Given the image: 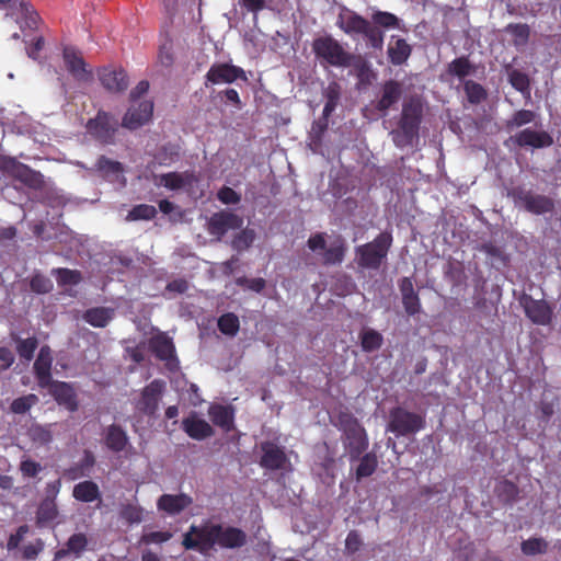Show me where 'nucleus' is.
I'll list each match as a JSON object with an SVG mask.
<instances>
[{
    "label": "nucleus",
    "mask_w": 561,
    "mask_h": 561,
    "mask_svg": "<svg viewBox=\"0 0 561 561\" xmlns=\"http://www.w3.org/2000/svg\"><path fill=\"white\" fill-rule=\"evenodd\" d=\"M248 541L245 531L234 526L224 527L221 524L205 522L191 525L183 535L182 546L185 550H195L207 554L218 546L221 549H239Z\"/></svg>",
    "instance_id": "obj_1"
},
{
    "label": "nucleus",
    "mask_w": 561,
    "mask_h": 561,
    "mask_svg": "<svg viewBox=\"0 0 561 561\" xmlns=\"http://www.w3.org/2000/svg\"><path fill=\"white\" fill-rule=\"evenodd\" d=\"M422 118L423 105L419 99L412 98L403 103L398 128L390 131L398 148L411 146L419 137Z\"/></svg>",
    "instance_id": "obj_2"
},
{
    "label": "nucleus",
    "mask_w": 561,
    "mask_h": 561,
    "mask_svg": "<svg viewBox=\"0 0 561 561\" xmlns=\"http://www.w3.org/2000/svg\"><path fill=\"white\" fill-rule=\"evenodd\" d=\"M336 25L353 38L363 36L374 49H381L383 46V32L355 11L344 8L337 15Z\"/></svg>",
    "instance_id": "obj_3"
},
{
    "label": "nucleus",
    "mask_w": 561,
    "mask_h": 561,
    "mask_svg": "<svg viewBox=\"0 0 561 561\" xmlns=\"http://www.w3.org/2000/svg\"><path fill=\"white\" fill-rule=\"evenodd\" d=\"M392 241V234L383 231L373 241L356 247L355 256L358 267L374 271L379 270L388 256Z\"/></svg>",
    "instance_id": "obj_4"
},
{
    "label": "nucleus",
    "mask_w": 561,
    "mask_h": 561,
    "mask_svg": "<svg viewBox=\"0 0 561 561\" xmlns=\"http://www.w3.org/2000/svg\"><path fill=\"white\" fill-rule=\"evenodd\" d=\"M311 47L314 56L327 65L345 68L352 62V54L346 51L341 43L331 35L314 38Z\"/></svg>",
    "instance_id": "obj_5"
},
{
    "label": "nucleus",
    "mask_w": 561,
    "mask_h": 561,
    "mask_svg": "<svg viewBox=\"0 0 561 561\" xmlns=\"http://www.w3.org/2000/svg\"><path fill=\"white\" fill-rule=\"evenodd\" d=\"M0 171L33 190L42 188L45 183L44 176L41 172L18 161L14 157L1 154Z\"/></svg>",
    "instance_id": "obj_6"
},
{
    "label": "nucleus",
    "mask_w": 561,
    "mask_h": 561,
    "mask_svg": "<svg viewBox=\"0 0 561 561\" xmlns=\"http://www.w3.org/2000/svg\"><path fill=\"white\" fill-rule=\"evenodd\" d=\"M339 419L344 428L345 446L350 456H362L368 447L365 430L350 413H341Z\"/></svg>",
    "instance_id": "obj_7"
},
{
    "label": "nucleus",
    "mask_w": 561,
    "mask_h": 561,
    "mask_svg": "<svg viewBox=\"0 0 561 561\" xmlns=\"http://www.w3.org/2000/svg\"><path fill=\"white\" fill-rule=\"evenodd\" d=\"M85 128L96 141L112 145L115 141L118 122L112 114L99 111L95 117L88 121Z\"/></svg>",
    "instance_id": "obj_8"
},
{
    "label": "nucleus",
    "mask_w": 561,
    "mask_h": 561,
    "mask_svg": "<svg viewBox=\"0 0 561 561\" xmlns=\"http://www.w3.org/2000/svg\"><path fill=\"white\" fill-rule=\"evenodd\" d=\"M425 425L424 419L414 412L397 407L389 414V431L397 435H410L421 431Z\"/></svg>",
    "instance_id": "obj_9"
},
{
    "label": "nucleus",
    "mask_w": 561,
    "mask_h": 561,
    "mask_svg": "<svg viewBox=\"0 0 561 561\" xmlns=\"http://www.w3.org/2000/svg\"><path fill=\"white\" fill-rule=\"evenodd\" d=\"M149 351L164 365L168 370L176 371L180 368V360L172 339L165 332H158L148 341Z\"/></svg>",
    "instance_id": "obj_10"
},
{
    "label": "nucleus",
    "mask_w": 561,
    "mask_h": 561,
    "mask_svg": "<svg viewBox=\"0 0 561 561\" xmlns=\"http://www.w3.org/2000/svg\"><path fill=\"white\" fill-rule=\"evenodd\" d=\"M164 390L165 381L153 379L141 390L140 399L136 402L137 410L149 416L154 415Z\"/></svg>",
    "instance_id": "obj_11"
},
{
    "label": "nucleus",
    "mask_w": 561,
    "mask_h": 561,
    "mask_svg": "<svg viewBox=\"0 0 561 561\" xmlns=\"http://www.w3.org/2000/svg\"><path fill=\"white\" fill-rule=\"evenodd\" d=\"M527 318L535 324L548 325L552 319V310L547 301L534 299L530 295H524L520 300Z\"/></svg>",
    "instance_id": "obj_12"
},
{
    "label": "nucleus",
    "mask_w": 561,
    "mask_h": 561,
    "mask_svg": "<svg viewBox=\"0 0 561 561\" xmlns=\"http://www.w3.org/2000/svg\"><path fill=\"white\" fill-rule=\"evenodd\" d=\"M517 147L526 148L530 147L534 149L547 148L553 145L552 136L545 130H535L531 128H525L510 138Z\"/></svg>",
    "instance_id": "obj_13"
},
{
    "label": "nucleus",
    "mask_w": 561,
    "mask_h": 561,
    "mask_svg": "<svg viewBox=\"0 0 561 561\" xmlns=\"http://www.w3.org/2000/svg\"><path fill=\"white\" fill-rule=\"evenodd\" d=\"M238 79L247 80L242 68L230 64H214L206 73V80L213 84L232 83Z\"/></svg>",
    "instance_id": "obj_14"
},
{
    "label": "nucleus",
    "mask_w": 561,
    "mask_h": 561,
    "mask_svg": "<svg viewBox=\"0 0 561 561\" xmlns=\"http://www.w3.org/2000/svg\"><path fill=\"white\" fill-rule=\"evenodd\" d=\"M515 197L527 211L535 215L551 213L554 208V203L550 197L534 194L531 191L520 190L515 194Z\"/></svg>",
    "instance_id": "obj_15"
},
{
    "label": "nucleus",
    "mask_w": 561,
    "mask_h": 561,
    "mask_svg": "<svg viewBox=\"0 0 561 561\" xmlns=\"http://www.w3.org/2000/svg\"><path fill=\"white\" fill-rule=\"evenodd\" d=\"M402 84L397 80H388L381 85L380 96L375 103V108L383 116L402 98Z\"/></svg>",
    "instance_id": "obj_16"
},
{
    "label": "nucleus",
    "mask_w": 561,
    "mask_h": 561,
    "mask_svg": "<svg viewBox=\"0 0 561 561\" xmlns=\"http://www.w3.org/2000/svg\"><path fill=\"white\" fill-rule=\"evenodd\" d=\"M51 348L48 345H43L33 365L34 375L41 388H47L51 383Z\"/></svg>",
    "instance_id": "obj_17"
},
{
    "label": "nucleus",
    "mask_w": 561,
    "mask_h": 561,
    "mask_svg": "<svg viewBox=\"0 0 561 561\" xmlns=\"http://www.w3.org/2000/svg\"><path fill=\"white\" fill-rule=\"evenodd\" d=\"M153 113V103L151 101H142L137 107L128 108L123 117L122 126L130 130L137 129L147 124Z\"/></svg>",
    "instance_id": "obj_18"
},
{
    "label": "nucleus",
    "mask_w": 561,
    "mask_h": 561,
    "mask_svg": "<svg viewBox=\"0 0 561 561\" xmlns=\"http://www.w3.org/2000/svg\"><path fill=\"white\" fill-rule=\"evenodd\" d=\"M242 225L243 219L230 211L216 213L208 221L209 232L218 237H222L229 229H240Z\"/></svg>",
    "instance_id": "obj_19"
},
{
    "label": "nucleus",
    "mask_w": 561,
    "mask_h": 561,
    "mask_svg": "<svg viewBox=\"0 0 561 561\" xmlns=\"http://www.w3.org/2000/svg\"><path fill=\"white\" fill-rule=\"evenodd\" d=\"M49 393L54 397L59 405H64L70 412H75L79 408L77 394L72 386L65 381L53 380L47 387Z\"/></svg>",
    "instance_id": "obj_20"
},
{
    "label": "nucleus",
    "mask_w": 561,
    "mask_h": 561,
    "mask_svg": "<svg viewBox=\"0 0 561 561\" xmlns=\"http://www.w3.org/2000/svg\"><path fill=\"white\" fill-rule=\"evenodd\" d=\"M192 503V497L184 493L162 494L157 501V508L170 516H174L182 513Z\"/></svg>",
    "instance_id": "obj_21"
},
{
    "label": "nucleus",
    "mask_w": 561,
    "mask_h": 561,
    "mask_svg": "<svg viewBox=\"0 0 561 561\" xmlns=\"http://www.w3.org/2000/svg\"><path fill=\"white\" fill-rule=\"evenodd\" d=\"M101 84L110 92H123L128 88V76L124 69L103 68L99 72Z\"/></svg>",
    "instance_id": "obj_22"
},
{
    "label": "nucleus",
    "mask_w": 561,
    "mask_h": 561,
    "mask_svg": "<svg viewBox=\"0 0 561 561\" xmlns=\"http://www.w3.org/2000/svg\"><path fill=\"white\" fill-rule=\"evenodd\" d=\"M208 415L214 425L228 433L234 428V409L231 405L211 404Z\"/></svg>",
    "instance_id": "obj_23"
},
{
    "label": "nucleus",
    "mask_w": 561,
    "mask_h": 561,
    "mask_svg": "<svg viewBox=\"0 0 561 561\" xmlns=\"http://www.w3.org/2000/svg\"><path fill=\"white\" fill-rule=\"evenodd\" d=\"M184 432L193 439L202 440L214 434L213 427L208 422L198 417L195 413L182 421Z\"/></svg>",
    "instance_id": "obj_24"
},
{
    "label": "nucleus",
    "mask_w": 561,
    "mask_h": 561,
    "mask_svg": "<svg viewBox=\"0 0 561 561\" xmlns=\"http://www.w3.org/2000/svg\"><path fill=\"white\" fill-rule=\"evenodd\" d=\"M64 60L67 70L75 79L80 81H88L91 78V72L87 70V65L83 58L75 49L65 48Z\"/></svg>",
    "instance_id": "obj_25"
},
{
    "label": "nucleus",
    "mask_w": 561,
    "mask_h": 561,
    "mask_svg": "<svg viewBox=\"0 0 561 561\" xmlns=\"http://www.w3.org/2000/svg\"><path fill=\"white\" fill-rule=\"evenodd\" d=\"M197 181L194 172L185 171V172H168L160 175V184L164 187L176 191L181 190L185 186H191L193 183Z\"/></svg>",
    "instance_id": "obj_26"
},
{
    "label": "nucleus",
    "mask_w": 561,
    "mask_h": 561,
    "mask_svg": "<svg viewBox=\"0 0 561 561\" xmlns=\"http://www.w3.org/2000/svg\"><path fill=\"white\" fill-rule=\"evenodd\" d=\"M104 444L110 450L121 453L128 445L127 434L122 426L112 424L104 432Z\"/></svg>",
    "instance_id": "obj_27"
},
{
    "label": "nucleus",
    "mask_w": 561,
    "mask_h": 561,
    "mask_svg": "<svg viewBox=\"0 0 561 561\" xmlns=\"http://www.w3.org/2000/svg\"><path fill=\"white\" fill-rule=\"evenodd\" d=\"M412 54L411 45L404 38H396L387 49L390 64L393 66H402L407 62Z\"/></svg>",
    "instance_id": "obj_28"
},
{
    "label": "nucleus",
    "mask_w": 561,
    "mask_h": 561,
    "mask_svg": "<svg viewBox=\"0 0 561 561\" xmlns=\"http://www.w3.org/2000/svg\"><path fill=\"white\" fill-rule=\"evenodd\" d=\"M72 496L79 502L91 503L101 499V492L95 482L85 480L73 486Z\"/></svg>",
    "instance_id": "obj_29"
},
{
    "label": "nucleus",
    "mask_w": 561,
    "mask_h": 561,
    "mask_svg": "<svg viewBox=\"0 0 561 561\" xmlns=\"http://www.w3.org/2000/svg\"><path fill=\"white\" fill-rule=\"evenodd\" d=\"M494 494L500 502L511 505L518 499L519 489L514 482L504 479L495 484Z\"/></svg>",
    "instance_id": "obj_30"
},
{
    "label": "nucleus",
    "mask_w": 561,
    "mask_h": 561,
    "mask_svg": "<svg viewBox=\"0 0 561 561\" xmlns=\"http://www.w3.org/2000/svg\"><path fill=\"white\" fill-rule=\"evenodd\" d=\"M112 318L113 310L105 307H95L88 309L83 314L84 321L94 328L106 327L107 323L112 320Z\"/></svg>",
    "instance_id": "obj_31"
},
{
    "label": "nucleus",
    "mask_w": 561,
    "mask_h": 561,
    "mask_svg": "<svg viewBox=\"0 0 561 561\" xmlns=\"http://www.w3.org/2000/svg\"><path fill=\"white\" fill-rule=\"evenodd\" d=\"M346 253V244L342 237H337L329 248L324 249L323 262L327 265L341 264Z\"/></svg>",
    "instance_id": "obj_32"
},
{
    "label": "nucleus",
    "mask_w": 561,
    "mask_h": 561,
    "mask_svg": "<svg viewBox=\"0 0 561 561\" xmlns=\"http://www.w3.org/2000/svg\"><path fill=\"white\" fill-rule=\"evenodd\" d=\"M473 70L474 67L467 56H461L454 59L450 64H448L447 68L449 75L457 77L459 79H463L470 76Z\"/></svg>",
    "instance_id": "obj_33"
},
{
    "label": "nucleus",
    "mask_w": 561,
    "mask_h": 561,
    "mask_svg": "<svg viewBox=\"0 0 561 561\" xmlns=\"http://www.w3.org/2000/svg\"><path fill=\"white\" fill-rule=\"evenodd\" d=\"M13 340L16 342V352L19 356L25 362H31L36 348L38 347V340L35 336L27 339L13 337Z\"/></svg>",
    "instance_id": "obj_34"
},
{
    "label": "nucleus",
    "mask_w": 561,
    "mask_h": 561,
    "mask_svg": "<svg viewBox=\"0 0 561 561\" xmlns=\"http://www.w3.org/2000/svg\"><path fill=\"white\" fill-rule=\"evenodd\" d=\"M536 113L530 110H518L505 122V129L512 131L535 121Z\"/></svg>",
    "instance_id": "obj_35"
},
{
    "label": "nucleus",
    "mask_w": 561,
    "mask_h": 561,
    "mask_svg": "<svg viewBox=\"0 0 561 561\" xmlns=\"http://www.w3.org/2000/svg\"><path fill=\"white\" fill-rule=\"evenodd\" d=\"M505 32L514 37L513 43L515 46L526 45L530 37V27L525 23H510L505 27Z\"/></svg>",
    "instance_id": "obj_36"
},
{
    "label": "nucleus",
    "mask_w": 561,
    "mask_h": 561,
    "mask_svg": "<svg viewBox=\"0 0 561 561\" xmlns=\"http://www.w3.org/2000/svg\"><path fill=\"white\" fill-rule=\"evenodd\" d=\"M217 325L222 334L234 336L239 332L240 321L234 313L227 312L219 317Z\"/></svg>",
    "instance_id": "obj_37"
},
{
    "label": "nucleus",
    "mask_w": 561,
    "mask_h": 561,
    "mask_svg": "<svg viewBox=\"0 0 561 561\" xmlns=\"http://www.w3.org/2000/svg\"><path fill=\"white\" fill-rule=\"evenodd\" d=\"M158 211L154 206L148 204L135 205L127 214L128 221L151 220L156 218Z\"/></svg>",
    "instance_id": "obj_38"
},
{
    "label": "nucleus",
    "mask_w": 561,
    "mask_h": 561,
    "mask_svg": "<svg viewBox=\"0 0 561 561\" xmlns=\"http://www.w3.org/2000/svg\"><path fill=\"white\" fill-rule=\"evenodd\" d=\"M382 335L376 330L368 329L363 331L360 334V345L365 352H374L379 350L382 345Z\"/></svg>",
    "instance_id": "obj_39"
},
{
    "label": "nucleus",
    "mask_w": 561,
    "mask_h": 561,
    "mask_svg": "<svg viewBox=\"0 0 561 561\" xmlns=\"http://www.w3.org/2000/svg\"><path fill=\"white\" fill-rule=\"evenodd\" d=\"M371 24L381 28H397L399 27V19L397 15L386 11H376L371 15Z\"/></svg>",
    "instance_id": "obj_40"
},
{
    "label": "nucleus",
    "mask_w": 561,
    "mask_h": 561,
    "mask_svg": "<svg viewBox=\"0 0 561 561\" xmlns=\"http://www.w3.org/2000/svg\"><path fill=\"white\" fill-rule=\"evenodd\" d=\"M58 516V508L56 502L51 499H44L38 506L37 520L38 523H50Z\"/></svg>",
    "instance_id": "obj_41"
},
{
    "label": "nucleus",
    "mask_w": 561,
    "mask_h": 561,
    "mask_svg": "<svg viewBox=\"0 0 561 561\" xmlns=\"http://www.w3.org/2000/svg\"><path fill=\"white\" fill-rule=\"evenodd\" d=\"M548 542L543 538H529L520 545V550L525 556L543 554L548 551Z\"/></svg>",
    "instance_id": "obj_42"
},
{
    "label": "nucleus",
    "mask_w": 561,
    "mask_h": 561,
    "mask_svg": "<svg viewBox=\"0 0 561 561\" xmlns=\"http://www.w3.org/2000/svg\"><path fill=\"white\" fill-rule=\"evenodd\" d=\"M463 90L471 104H480L488 95L485 89L480 83L472 80L465 82Z\"/></svg>",
    "instance_id": "obj_43"
},
{
    "label": "nucleus",
    "mask_w": 561,
    "mask_h": 561,
    "mask_svg": "<svg viewBox=\"0 0 561 561\" xmlns=\"http://www.w3.org/2000/svg\"><path fill=\"white\" fill-rule=\"evenodd\" d=\"M95 169L103 176L111 174L116 175L123 172V164L118 161L111 160L105 156H101L95 163Z\"/></svg>",
    "instance_id": "obj_44"
},
{
    "label": "nucleus",
    "mask_w": 561,
    "mask_h": 561,
    "mask_svg": "<svg viewBox=\"0 0 561 561\" xmlns=\"http://www.w3.org/2000/svg\"><path fill=\"white\" fill-rule=\"evenodd\" d=\"M30 288L35 294H48L53 290L54 284L47 276L35 273L30 279Z\"/></svg>",
    "instance_id": "obj_45"
},
{
    "label": "nucleus",
    "mask_w": 561,
    "mask_h": 561,
    "mask_svg": "<svg viewBox=\"0 0 561 561\" xmlns=\"http://www.w3.org/2000/svg\"><path fill=\"white\" fill-rule=\"evenodd\" d=\"M37 402V396L30 393L14 399L10 405V410L15 414H24Z\"/></svg>",
    "instance_id": "obj_46"
},
{
    "label": "nucleus",
    "mask_w": 561,
    "mask_h": 561,
    "mask_svg": "<svg viewBox=\"0 0 561 561\" xmlns=\"http://www.w3.org/2000/svg\"><path fill=\"white\" fill-rule=\"evenodd\" d=\"M255 239V232L252 229H243L232 239L231 245L234 250L241 252L249 249Z\"/></svg>",
    "instance_id": "obj_47"
},
{
    "label": "nucleus",
    "mask_w": 561,
    "mask_h": 561,
    "mask_svg": "<svg viewBox=\"0 0 561 561\" xmlns=\"http://www.w3.org/2000/svg\"><path fill=\"white\" fill-rule=\"evenodd\" d=\"M59 285H77L81 282V273L77 270L59 267L53 271Z\"/></svg>",
    "instance_id": "obj_48"
},
{
    "label": "nucleus",
    "mask_w": 561,
    "mask_h": 561,
    "mask_svg": "<svg viewBox=\"0 0 561 561\" xmlns=\"http://www.w3.org/2000/svg\"><path fill=\"white\" fill-rule=\"evenodd\" d=\"M508 81L515 90L522 93L527 92L529 94L530 82L528 76L525 72L516 69L512 70L508 73Z\"/></svg>",
    "instance_id": "obj_49"
},
{
    "label": "nucleus",
    "mask_w": 561,
    "mask_h": 561,
    "mask_svg": "<svg viewBox=\"0 0 561 561\" xmlns=\"http://www.w3.org/2000/svg\"><path fill=\"white\" fill-rule=\"evenodd\" d=\"M95 458H83L80 466L66 469L64 476L69 480H77L88 476V470L93 467Z\"/></svg>",
    "instance_id": "obj_50"
},
{
    "label": "nucleus",
    "mask_w": 561,
    "mask_h": 561,
    "mask_svg": "<svg viewBox=\"0 0 561 561\" xmlns=\"http://www.w3.org/2000/svg\"><path fill=\"white\" fill-rule=\"evenodd\" d=\"M179 156L180 150L178 146L165 145L159 150L157 159L160 164L170 165L172 162L179 159Z\"/></svg>",
    "instance_id": "obj_51"
},
{
    "label": "nucleus",
    "mask_w": 561,
    "mask_h": 561,
    "mask_svg": "<svg viewBox=\"0 0 561 561\" xmlns=\"http://www.w3.org/2000/svg\"><path fill=\"white\" fill-rule=\"evenodd\" d=\"M88 546V538L84 534L78 533L73 534L69 537V539L66 542V547H68V550H70L72 553L80 556Z\"/></svg>",
    "instance_id": "obj_52"
},
{
    "label": "nucleus",
    "mask_w": 561,
    "mask_h": 561,
    "mask_svg": "<svg viewBox=\"0 0 561 561\" xmlns=\"http://www.w3.org/2000/svg\"><path fill=\"white\" fill-rule=\"evenodd\" d=\"M402 305L408 316L413 317L421 312L422 306L417 293L413 295H404L402 297Z\"/></svg>",
    "instance_id": "obj_53"
},
{
    "label": "nucleus",
    "mask_w": 561,
    "mask_h": 561,
    "mask_svg": "<svg viewBox=\"0 0 561 561\" xmlns=\"http://www.w3.org/2000/svg\"><path fill=\"white\" fill-rule=\"evenodd\" d=\"M359 459L362 461L357 466V469H356V478L358 480L362 478L371 476L378 466L377 458H359Z\"/></svg>",
    "instance_id": "obj_54"
},
{
    "label": "nucleus",
    "mask_w": 561,
    "mask_h": 561,
    "mask_svg": "<svg viewBox=\"0 0 561 561\" xmlns=\"http://www.w3.org/2000/svg\"><path fill=\"white\" fill-rule=\"evenodd\" d=\"M263 456H286L284 446L280 444L279 438L266 440L261 444Z\"/></svg>",
    "instance_id": "obj_55"
},
{
    "label": "nucleus",
    "mask_w": 561,
    "mask_h": 561,
    "mask_svg": "<svg viewBox=\"0 0 561 561\" xmlns=\"http://www.w3.org/2000/svg\"><path fill=\"white\" fill-rule=\"evenodd\" d=\"M217 198L222 204L234 205V204L240 203L241 195L238 194L233 188H231L229 186H222L217 193Z\"/></svg>",
    "instance_id": "obj_56"
},
{
    "label": "nucleus",
    "mask_w": 561,
    "mask_h": 561,
    "mask_svg": "<svg viewBox=\"0 0 561 561\" xmlns=\"http://www.w3.org/2000/svg\"><path fill=\"white\" fill-rule=\"evenodd\" d=\"M44 541L37 538L34 542H30L23 547L22 557L25 560L35 559L44 550Z\"/></svg>",
    "instance_id": "obj_57"
},
{
    "label": "nucleus",
    "mask_w": 561,
    "mask_h": 561,
    "mask_svg": "<svg viewBox=\"0 0 561 561\" xmlns=\"http://www.w3.org/2000/svg\"><path fill=\"white\" fill-rule=\"evenodd\" d=\"M30 528L26 524L18 527L14 534H11L7 541V549L9 551L15 550L19 548L21 541L24 539L25 535L28 533Z\"/></svg>",
    "instance_id": "obj_58"
},
{
    "label": "nucleus",
    "mask_w": 561,
    "mask_h": 561,
    "mask_svg": "<svg viewBox=\"0 0 561 561\" xmlns=\"http://www.w3.org/2000/svg\"><path fill=\"white\" fill-rule=\"evenodd\" d=\"M172 538V533L170 531H151L144 534L141 537V542L146 545L150 543H162L167 542Z\"/></svg>",
    "instance_id": "obj_59"
},
{
    "label": "nucleus",
    "mask_w": 561,
    "mask_h": 561,
    "mask_svg": "<svg viewBox=\"0 0 561 561\" xmlns=\"http://www.w3.org/2000/svg\"><path fill=\"white\" fill-rule=\"evenodd\" d=\"M121 514L122 517L130 524L140 523L142 518L141 510L134 505L124 506Z\"/></svg>",
    "instance_id": "obj_60"
},
{
    "label": "nucleus",
    "mask_w": 561,
    "mask_h": 561,
    "mask_svg": "<svg viewBox=\"0 0 561 561\" xmlns=\"http://www.w3.org/2000/svg\"><path fill=\"white\" fill-rule=\"evenodd\" d=\"M360 535L356 530H351L345 539V549L350 553H355L362 546Z\"/></svg>",
    "instance_id": "obj_61"
},
{
    "label": "nucleus",
    "mask_w": 561,
    "mask_h": 561,
    "mask_svg": "<svg viewBox=\"0 0 561 561\" xmlns=\"http://www.w3.org/2000/svg\"><path fill=\"white\" fill-rule=\"evenodd\" d=\"M23 476L25 477H35L41 471V466L31 460L30 458H26L24 461L21 462L20 467Z\"/></svg>",
    "instance_id": "obj_62"
},
{
    "label": "nucleus",
    "mask_w": 561,
    "mask_h": 561,
    "mask_svg": "<svg viewBox=\"0 0 561 561\" xmlns=\"http://www.w3.org/2000/svg\"><path fill=\"white\" fill-rule=\"evenodd\" d=\"M239 283L241 285L247 286L249 289H251V290H253L255 293H261L265 288V286H266V282L262 277L243 278V279H240Z\"/></svg>",
    "instance_id": "obj_63"
},
{
    "label": "nucleus",
    "mask_w": 561,
    "mask_h": 561,
    "mask_svg": "<svg viewBox=\"0 0 561 561\" xmlns=\"http://www.w3.org/2000/svg\"><path fill=\"white\" fill-rule=\"evenodd\" d=\"M341 95V87L336 82H331L325 90V98L328 103L337 105Z\"/></svg>",
    "instance_id": "obj_64"
}]
</instances>
